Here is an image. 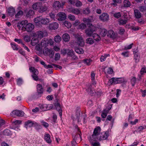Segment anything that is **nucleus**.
Returning <instances> with one entry per match:
<instances>
[{
  "mask_svg": "<svg viewBox=\"0 0 146 146\" xmlns=\"http://www.w3.org/2000/svg\"><path fill=\"white\" fill-rule=\"evenodd\" d=\"M139 11L142 12H144L146 11V5H142L139 7Z\"/></svg>",
  "mask_w": 146,
  "mask_h": 146,
  "instance_id": "39",
  "label": "nucleus"
},
{
  "mask_svg": "<svg viewBox=\"0 0 146 146\" xmlns=\"http://www.w3.org/2000/svg\"><path fill=\"white\" fill-rule=\"evenodd\" d=\"M86 42L89 44H92L94 42L93 39L91 38H88L86 40Z\"/></svg>",
  "mask_w": 146,
  "mask_h": 146,
  "instance_id": "35",
  "label": "nucleus"
},
{
  "mask_svg": "<svg viewBox=\"0 0 146 146\" xmlns=\"http://www.w3.org/2000/svg\"><path fill=\"white\" fill-rule=\"evenodd\" d=\"M126 81L123 78H117V83L120 84L124 82H126Z\"/></svg>",
  "mask_w": 146,
  "mask_h": 146,
  "instance_id": "44",
  "label": "nucleus"
},
{
  "mask_svg": "<svg viewBox=\"0 0 146 146\" xmlns=\"http://www.w3.org/2000/svg\"><path fill=\"white\" fill-rule=\"evenodd\" d=\"M136 78L135 77H133L131 80L132 86H134L136 82Z\"/></svg>",
  "mask_w": 146,
  "mask_h": 146,
  "instance_id": "60",
  "label": "nucleus"
},
{
  "mask_svg": "<svg viewBox=\"0 0 146 146\" xmlns=\"http://www.w3.org/2000/svg\"><path fill=\"white\" fill-rule=\"evenodd\" d=\"M48 8V7L45 4L44 5L40 6L39 11L41 13L44 12L47 10Z\"/></svg>",
  "mask_w": 146,
  "mask_h": 146,
  "instance_id": "23",
  "label": "nucleus"
},
{
  "mask_svg": "<svg viewBox=\"0 0 146 146\" xmlns=\"http://www.w3.org/2000/svg\"><path fill=\"white\" fill-rule=\"evenodd\" d=\"M113 16L115 17L118 19L121 17V13L120 12H118L115 13L114 14Z\"/></svg>",
  "mask_w": 146,
  "mask_h": 146,
  "instance_id": "49",
  "label": "nucleus"
},
{
  "mask_svg": "<svg viewBox=\"0 0 146 146\" xmlns=\"http://www.w3.org/2000/svg\"><path fill=\"white\" fill-rule=\"evenodd\" d=\"M82 4L81 1L79 0H77L75 3V5L77 7H80L82 6Z\"/></svg>",
  "mask_w": 146,
  "mask_h": 146,
  "instance_id": "53",
  "label": "nucleus"
},
{
  "mask_svg": "<svg viewBox=\"0 0 146 146\" xmlns=\"http://www.w3.org/2000/svg\"><path fill=\"white\" fill-rule=\"evenodd\" d=\"M49 20L47 18H41L40 19V23L42 24L45 25L47 24L49 22Z\"/></svg>",
  "mask_w": 146,
  "mask_h": 146,
  "instance_id": "27",
  "label": "nucleus"
},
{
  "mask_svg": "<svg viewBox=\"0 0 146 146\" xmlns=\"http://www.w3.org/2000/svg\"><path fill=\"white\" fill-rule=\"evenodd\" d=\"M83 21L84 22L86 23L87 25H89V26H90V25L92 24L90 23L91 20L90 19L84 18L83 19Z\"/></svg>",
  "mask_w": 146,
  "mask_h": 146,
  "instance_id": "41",
  "label": "nucleus"
},
{
  "mask_svg": "<svg viewBox=\"0 0 146 146\" xmlns=\"http://www.w3.org/2000/svg\"><path fill=\"white\" fill-rule=\"evenodd\" d=\"M101 131V128L100 127H98L95 128L94 130L93 134L92 135V138L94 140H98V137Z\"/></svg>",
  "mask_w": 146,
  "mask_h": 146,
  "instance_id": "2",
  "label": "nucleus"
},
{
  "mask_svg": "<svg viewBox=\"0 0 146 146\" xmlns=\"http://www.w3.org/2000/svg\"><path fill=\"white\" fill-rule=\"evenodd\" d=\"M23 31L27 32L31 31L34 28V26L31 23H28L24 27H23Z\"/></svg>",
  "mask_w": 146,
  "mask_h": 146,
  "instance_id": "8",
  "label": "nucleus"
},
{
  "mask_svg": "<svg viewBox=\"0 0 146 146\" xmlns=\"http://www.w3.org/2000/svg\"><path fill=\"white\" fill-rule=\"evenodd\" d=\"M53 106L52 104H43L40 107V108L42 111L49 110L52 108Z\"/></svg>",
  "mask_w": 146,
  "mask_h": 146,
  "instance_id": "6",
  "label": "nucleus"
},
{
  "mask_svg": "<svg viewBox=\"0 0 146 146\" xmlns=\"http://www.w3.org/2000/svg\"><path fill=\"white\" fill-rule=\"evenodd\" d=\"M35 123L33 122L30 120H28L25 123V125L26 127L27 128V127H32L33 125H34Z\"/></svg>",
  "mask_w": 146,
  "mask_h": 146,
  "instance_id": "24",
  "label": "nucleus"
},
{
  "mask_svg": "<svg viewBox=\"0 0 146 146\" xmlns=\"http://www.w3.org/2000/svg\"><path fill=\"white\" fill-rule=\"evenodd\" d=\"M53 9L56 10H58L61 8V3L59 1H55L53 5Z\"/></svg>",
  "mask_w": 146,
  "mask_h": 146,
  "instance_id": "13",
  "label": "nucleus"
},
{
  "mask_svg": "<svg viewBox=\"0 0 146 146\" xmlns=\"http://www.w3.org/2000/svg\"><path fill=\"white\" fill-rule=\"evenodd\" d=\"M34 126L35 127V129L38 131H39L40 129L42 128L41 126L39 124H38L36 122L35 123Z\"/></svg>",
  "mask_w": 146,
  "mask_h": 146,
  "instance_id": "43",
  "label": "nucleus"
},
{
  "mask_svg": "<svg viewBox=\"0 0 146 146\" xmlns=\"http://www.w3.org/2000/svg\"><path fill=\"white\" fill-rule=\"evenodd\" d=\"M113 3H111L112 5H113L114 6L117 5V3H120L121 1L120 0H113Z\"/></svg>",
  "mask_w": 146,
  "mask_h": 146,
  "instance_id": "55",
  "label": "nucleus"
},
{
  "mask_svg": "<svg viewBox=\"0 0 146 146\" xmlns=\"http://www.w3.org/2000/svg\"><path fill=\"white\" fill-rule=\"evenodd\" d=\"M115 35L113 31L112 30H110L108 32V36L111 38L113 37Z\"/></svg>",
  "mask_w": 146,
  "mask_h": 146,
  "instance_id": "42",
  "label": "nucleus"
},
{
  "mask_svg": "<svg viewBox=\"0 0 146 146\" xmlns=\"http://www.w3.org/2000/svg\"><path fill=\"white\" fill-rule=\"evenodd\" d=\"M86 91L91 95L93 96L94 95V91L91 85H90L89 86L88 89H86Z\"/></svg>",
  "mask_w": 146,
  "mask_h": 146,
  "instance_id": "19",
  "label": "nucleus"
},
{
  "mask_svg": "<svg viewBox=\"0 0 146 146\" xmlns=\"http://www.w3.org/2000/svg\"><path fill=\"white\" fill-rule=\"evenodd\" d=\"M134 11L135 18L138 19L140 18L141 17V14L140 11L137 9H134Z\"/></svg>",
  "mask_w": 146,
  "mask_h": 146,
  "instance_id": "16",
  "label": "nucleus"
},
{
  "mask_svg": "<svg viewBox=\"0 0 146 146\" xmlns=\"http://www.w3.org/2000/svg\"><path fill=\"white\" fill-rule=\"evenodd\" d=\"M62 38L65 42H68L70 40V37L68 34L65 33L63 35Z\"/></svg>",
  "mask_w": 146,
  "mask_h": 146,
  "instance_id": "18",
  "label": "nucleus"
},
{
  "mask_svg": "<svg viewBox=\"0 0 146 146\" xmlns=\"http://www.w3.org/2000/svg\"><path fill=\"white\" fill-rule=\"evenodd\" d=\"M134 59L135 60L136 62H137L139 61V55L138 51L135 52H134Z\"/></svg>",
  "mask_w": 146,
  "mask_h": 146,
  "instance_id": "31",
  "label": "nucleus"
},
{
  "mask_svg": "<svg viewBox=\"0 0 146 146\" xmlns=\"http://www.w3.org/2000/svg\"><path fill=\"white\" fill-rule=\"evenodd\" d=\"M76 118L78 120V122L80 121L81 119L82 118V117L80 115V113L77 114L76 115Z\"/></svg>",
  "mask_w": 146,
  "mask_h": 146,
  "instance_id": "57",
  "label": "nucleus"
},
{
  "mask_svg": "<svg viewBox=\"0 0 146 146\" xmlns=\"http://www.w3.org/2000/svg\"><path fill=\"white\" fill-rule=\"evenodd\" d=\"M80 13V11L79 9L77 8H74L73 13L78 15Z\"/></svg>",
  "mask_w": 146,
  "mask_h": 146,
  "instance_id": "46",
  "label": "nucleus"
},
{
  "mask_svg": "<svg viewBox=\"0 0 146 146\" xmlns=\"http://www.w3.org/2000/svg\"><path fill=\"white\" fill-rule=\"evenodd\" d=\"M57 103H56L54 104V106L56 109L58 111L60 116L61 117L62 116V110L60 104L58 102Z\"/></svg>",
  "mask_w": 146,
  "mask_h": 146,
  "instance_id": "12",
  "label": "nucleus"
},
{
  "mask_svg": "<svg viewBox=\"0 0 146 146\" xmlns=\"http://www.w3.org/2000/svg\"><path fill=\"white\" fill-rule=\"evenodd\" d=\"M17 27L19 29H21L23 31V28L25 27V26H23L21 22H19L18 23Z\"/></svg>",
  "mask_w": 146,
  "mask_h": 146,
  "instance_id": "61",
  "label": "nucleus"
},
{
  "mask_svg": "<svg viewBox=\"0 0 146 146\" xmlns=\"http://www.w3.org/2000/svg\"><path fill=\"white\" fill-rule=\"evenodd\" d=\"M58 17L57 19L59 21H63L66 18V16L65 14L63 12H60L58 13L56 15Z\"/></svg>",
  "mask_w": 146,
  "mask_h": 146,
  "instance_id": "7",
  "label": "nucleus"
},
{
  "mask_svg": "<svg viewBox=\"0 0 146 146\" xmlns=\"http://www.w3.org/2000/svg\"><path fill=\"white\" fill-rule=\"evenodd\" d=\"M8 16L11 17L13 16L15 13V10L13 7L9 8L7 10Z\"/></svg>",
  "mask_w": 146,
  "mask_h": 146,
  "instance_id": "9",
  "label": "nucleus"
},
{
  "mask_svg": "<svg viewBox=\"0 0 146 146\" xmlns=\"http://www.w3.org/2000/svg\"><path fill=\"white\" fill-rule=\"evenodd\" d=\"M82 12L83 13L86 15H88L91 12L90 10L89 7H87L86 8L84 9L83 10Z\"/></svg>",
  "mask_w": 146,
  "mask_h": 146,
  "instance_id": "29",
  "label": "nucleus"
},
{
  "mask_svg": "<svg viewBox=\"0 0 146 146\" xmlns=\"http://www.w3.org/2000/svg\"><path fill=\"white\" fill-rule=\"evenodd\" d=\"M21 121L19 120H17L12 122V124L14 125H17L21 123Z\"/></svg>",
  "mask_w": 146,
  "mask_h": 146,
  "instance_id": "51",
  "label": "nucleus"
},
{
  "mask_svg": "<svg viewBox=\"0 0 146 146\" xmlns=\"http://www.w3.org/2000/svg\"><path fill=\"white\" fill-rule=\"evenodd\" d=\"M24 40L27 42H29L31 40V38L28 35H26L24 36L23 37Z\"/></svg>",
  "mask_w": 146,
  "mask_h": 146,
  "instance_id": "50",
  "label": "nucleus"
},
{
  "mask_svg": "<svg viewBox=\"0 0 146 146\" xmlns=\"http://www.w3.org/2000/svg\"><path fill=\"white\" fill-rule=\"evenodd\" d=\"M38 42L39 40L38 38L33 37L31 40V44L32 45L35 46L38 43Z\"/></svg>",
  "mask_w": 146,
  "mask_h": 146,
  "instance_id": "20",
  "label": "nucleus"
},
{
  "mask_svg": "<svg viewBox=\"0 0 146 146\" xmlns=\"http://www.w3.org/2000/svg\"><path fill=\"white\" fill-rule=\"evenodd\" d=\"M77 43L79 45L82 47L84 44V40L82 37H79L77 38Z\"/></svg>",
  "mask_w": 146,
  "mask_h": 146,
  "instance_id": "15",
  "label": "nucleus"
},
{
  "mask_svg": "<svg viewBox=\"0 0 146 146\" xmlns=\"http://www.w3.org/2000/svg\"><path fill=\"white\" fill-rule=\"evenodd\" d=\"M41 5V4L39 2H37L33 4L32 7L34 10H37L39 8Z\"/></svg>",
  "mask_w": 146,
  "mask_h": 146,
  "instance_id": "22",
  "label": "nucleus"
},
{
  "mask_svg": "<svg viewBox=\"0 0 146 146\" xmlns=\"http://www.w3.org/2000/svg\"><path fill=\"white\" fill-rule=\"evenodd\" d=\"M34 36H36L40 39L44 37V33L42 31H38L33 35Z\"/></svg>",
  "mask_w": 146,
  "mask_h": 146,
  "instance_id": "14",
  "label": "nucleus"
},
{
  "mask_svg": "<svg viewBox=\"0 0 146 146\" xmlns=\"http://www.w3.org/2000/svg\"><path fill=\"white\" fill-rule=\"evenodd\" d=\"M99 19L103 22H106L109 19V15L107 13H104L99 16Z\"/></svg>",
  "mask_w": 146,
  "mask_h": 146,
  "instance_id": "4",
  "label": "nucleus"
},
{
  "mask_svg": "<svg viewBox=\"0 0 146 146\" xmlns=\"http://www.w3.org/2000/svg\"><path fill=\"white\" fill-rule=\"evenodd\" d=\"M97 29V27L96 26L90 25V26H88V28L86 29L85 30V33L86 35L88 37H91L94 34L93 33L96 32Z\"/></svg>",
  "mask_w": 146,
  "mask_h": 146,
  "instance_id": "1",
  "label": "nucleus"
},
{
  "mask_svg": "<svg viewBox=\"0 0 146 146\" xmlns=\"http://www.w3.org/2000/svg\"><path fill=\"white\" fill-rule=\"evenodd\" d=\"M48 44V42L47 40L42 39L41 43V45L43 47H45L47 46Z\"/></svg>",
  "mask_w": 146,
  "mask_h": 146,
  "instance_id": "37",
  "label": "nucleus"
},
{
  "mask_svg": "<svg viewBox=\"0 0 146 146\" xmlns=\"http://www.w3.org/2000/svg\"><path fill=\"white\" fill-rule=\"evenodd\" d=\"M29 70L31 72H33V74L38 75L39 73L38 70L35 69L34 67H31L29 68Z\"/></svg>",
  "mask_w": 146,
  "mask_h": 146,
  "instance_id": "26",
  "label": "nucleus"
},
{
  "mask_svg": "<svg viewBox=\"0 0 146 146\" xmlns=\"http://www.w3.org/2000/svg\"><path fill=\"white\" fill-rule=\"evenodd\" d=\"M58 27V24L56 22H54L50 24L48 26L49 29L51 30L57 29Z\"/></svg>",
  "mask_w": 146,
  "mask_h": 146,
  "instance_id": "10",
  "label": "nucleus"
},
{
  "mask_svg": "<svg viewBox=\"0 0 146 146\" xmlns=\"http://www.w3.org/2000/svg\"><path fill=\"white\" fill-rule=\"evenodd\" d=\"M23 14V12L21 11L20 10L16 14L15 17L16 18L19 17V16L20 15H22Z\"/></svg>",
  "mask_w": 146,
  "mask_h": 146,
  "instance_id": "59",
  "label": "nucleus"
},
{
  "mask_svg": "<svg viewBox=\"0 0 146 146\" xmlns=\"http://www.w3.org/2000/svg\"><path fill=\"white\" fill-rule=\"evenodd\" d=\"M92 36L94 40L96 41H99L101 39L100 36L96 33H94L92 35Z\"/></svg>",
  "mask_w": 146,
  "mask_h": 146,
  "instance_id": "33",
  "label": "nucleus"
},
{
  "mask_svg": "<svg viewBox=\"0 0 146 146\" xmlns=\"http://www.w3.org/2000/svg\"><path fill=\"white\" fill-rule=\"evenodd\" d=\"M50 50L47 48H44L43 49V53L45 56H48L50 52Z\"/></svg>",
  "mask_w": 146,
  "mask_h": 146,
  "instance_id": "30",
  "label": "nucleus"
},
{
  "mask_svg": "<svg viewBox=\"0 0 146 146\" xmlns=\"http://www.w3.org/2000/svg\"><path fill=\"white\" fill-rule=\"evenodd\" d=\"M64 25L68 28H70L71 26V23L67 21H65L64 23Z\"/></svg>",
  "mask_w": 146,
  "mask_h": 146,
  "instance_id": "47",
  "label": "nucleus"
},
{
  "mask_svg": "<svg viewBox=\"0 0 146 146\" xmlns=\"http://www.w3.org/2000/svg\"><path fill=\"white\" fill-rule=\"evenodd\" d=\"M84 61L85 64H86L87 65H89L90 64V63L92 62V60L90 59H86L84 60Z\"/></svg>",
  "mask_w": 146,
  "mask_h": 146,
  "instance_id": "58",
  "label": "nucleus"
},
{
  "mask_svg": "<svg viewBox=\"0 0 146 146\" xmlns=\"http://www.w3.org/2000/svg\"><path fill=\"white\" fill-rule=\"evenodd\" d=\"M3 132L4 134L6 135H9L11 134L10 131L8 129L4 130Z\"/></svg>",
  "mask_w": 146,
  "mask_h": 146,
  "instance_id": "52",
  "label": "nucleus"
},
{
  "mask_svg": "<svg viewBox=\"0 0 146 146\" xmlns=\"http://www.w3.org/2000/svg\"><path fill=\"white\" fill-rule=\"evenodd\" d=\"M68 18L72 21H73L75 19V16L72 15H69L68 16Z\"/></svg>",
  "mask_w": 146,
  "mask_h": 146,
  "instance_id": "64",
  "label": "nucleus"
},
{
  "mask_svg": "<svg viewBox=\"0 0 146 146\" xmlns=\"http://www.w3.org/2000/svg\"><path fill=\"white\" fill-rule=\"evenodd\" d=\"M56 14L53 12H51L49 13V15L50 18L54 20V18Z\"/></svg>",
  "mask_w": 146,
  "mask_h": 146,
  "instance_id": "56",
  "label": "nucleus"
},
{
  "mask_svg": "<svg viewBox=\"0 0 146 146\" xmlns=\"http://www.w3.org/2000/svg\"><path fill=\"white\" fill-rule=\"evenodd\" d=\"M23 80L21 78H19L17 79V85L20 86L22 84Z\"/></svg>",
  "mask_w": 146,
  "mask_h": 146,
  "instance_id": "62",
  "label": "nucleus"
},
{
  "mask_svg": "<svg viewBox=\"0 0 146 146\" xmlns=\"http://www.w3.org/2000/svg\"><path fill=\"white\" fill-rule=\"evenodd\" d=\"M86 25L85 24L82 23L78 26V28L81 30H83L86 28Z\"/></svg>",
  "mask_w": 146,
  "mask_h": 146,
  "instance_id": "48",
  "label": "nucleus"
},
{
  "mask_svg": "<svg viewBox=\"0 0 146 146\" xmlns=\"http://www.w3.org/2000/svg\"><path fill=\"white\" fill-rule=\"evenodd\" d=\"M44 139L46 142L50 143L51 142V140L50 139V135L49 134H46L44 135Z\"/></svg>",
  "mask_w": 146,
  "mask_h": 146,
  "instance_id": "28",
  "label": "nucleus"
},
{
  "mask_svg": "<svg viewBox=\"0 0 146 146\" xmlns=\"http://www.w3.org/2000/svg\"><path fill=\"white\" fill-rule=\"evenodd\" d=\"M74 54V52L72 49H68L67 51V54L68 56H72Z\"/></svg>",
  "mask_w": 146,
  "mask_h": 146,
  "instance_id": "40",
  "label": "nucleus"
},
{
  "mask_svg": "<svg viewBox=\"0 0 146 146\" xmlns=\"http://www.w3.org/2000/svg\"><path fill=\"white\" fill-rule=\"evenodd\" d=\"M78 130L79 133L77 134L74 137H73V139L74 140H77L78 139H81V132L80 131V129L78 128Z\"/></svg>",
  "mask_w": 146,
  "mask_h": 146,
  "instance_id": "25",
  "label": "nucleus"
},
{
  "mask_svg": "<svg viewBox=\"0 0 146 146\" xmlns=\"http://www.w3.org/2000/svg\"><path fill=\"white\" fill-rule=\"evenodd\" d=\"M34 14V11L32 10H30L27 12V15L29 17V16H32Z\"/></svg>",
  "mask_w": 146,
  "mask_h": 146,
  "instance_id": "54",
  "label": "nucleus"
},
{
  "mask_svg": "<svg viewBox=\"0 0 146 146\" xmlns=\"http://www.w3.org/2000/svg\"><path fill=\"white\" fill-rule=\"evenodd\" d=\"M124 7H129L131 5L130 1L128 0H124L123 2Z\"/></svg>",
  "mask_w": 146,
  "mask_h": 146,
  "instance_id": "32",
  "label": "nucleus"
},
{
  "mask_svg": "<svg viewBox=\"0 0 146 146\" xmlns=\"http://www.w3.org/2000/svg\"><path fill=\"white\" fill-rule=\"evenodd\" d=\"M36 87L38 93V94H42L43 92V89L42 86L39 84L37 85Z\"/></svg>",
  "mask_w": 146,
  "mask_h": 146,
  "instance_id": "21",
  "label": "nucleus"
},
{
  "mask_svg": "<svg viewBox=\"0 0 146 146\" xmlns=\"http://www.w3.org/2000/svg\"><path fill=\"white\" fill-rule=\"evenodd\" d=\"M24 112L22 111L18 110H15L13 111L11 114L12 116H16L19 117H22L24 115Z\"/></svg>",
  "mask_w": 146,
  "mask_h": 146,
  "instance_id": "5",
  "label": "nucleus"
},
{
  "mask_svg": "<svg viewBox=\"0 0 146 146\" xmlns=\"http://www.w3.org/2000/svg\"><path fill=\"white\" fill-rule=\"evenodd\" d=\"M127 19H120L119 20V24L120 25H123L126 24L127 22Z\"/></svg>",
  "mask_w": 146,
  "mask_h": 146,
  "instance_id": "38",
  "label": "nucleus"
},
{
  "mask_svg": "<svg viewBox=\"0 0 146 146\" xmlns=\"http://www.w3.org/2000/svg\"><path fill=\"white\" fill-rule=\"evenodd\" d=\"M109 132L108 131L100 133L98 137V139L100 141L106 139L109 136Z\"/></svg>",
  "mask_w": 146,
  "mask_h": 146,
  "instance_id": "3",
  "label": "nucleus"
},
{
  "mask_svg": "<svg viewBox=\"0 0 146 146\" xmlns=\"http://www.w3.org/2000/svg\"><path fill=\"white\" fill-rule=\"evenodd\" d=\"M61 40V38L59 35H57L54 38V40L56 42H58Z\"/></svg>",
  "mask_w": 146,
  "mask_h": 146,
  "instance_id": "45",
  "label": "nucleus"
},
{
  "mask_svg": "<svg viewBox=\"0 0 146 146\" xmlns=\"http://www.w3.org/2000/svg\"><path fill=\"white\" fill-rule=\"evenodd\" d=\"M11 45L12 46V48L14 50H18V48H17L18 45L16 44H15L11 43Z\"/></svg>",
  "mask_w": 146,
  "mask_h": 146,
  "instance_id": "63",
  "label": "nucleus"
},
{
  "mask_svg": "<svg viewBox=\"0 0 146 146\" xmlns=\"http://www.w3.org/2000/svg\"><path fill=\"white\" fill-rule=\"evenodd\" d=\"M112 107V106L110 105L109 107V108H106L103 110V112L101 114V116L103 118H106L107 116V114L109 112V111L111 109Z\"/></svg>",
  "mask_w": 146,
  "mask_h": 146,
  "instance_id": "11",
  "label": "nucleus"
},
{
  "mask_svg": "<svg viewBox=\"0 0 146 146\" xmlns=\"http://www.w3.org/2000/svg\"><path fill=\"white\" fill-rule=\"evenodd\" d=\"M75 50L76 53L79 54H82L83 53L84 51L82 48H75Z\"/></svg>",
  "mask_w": 146,
  "mask_h": 146,
  "instance_id": "34",
  "label": "nucleus"
},
{
  "mask_svg": "<svg viewBox=\"0 0 146 146\" xmlns=\"http://www.w3.org/2000/svg\"><path fill=\"white\" fill-rule=\"evenodd\" d=\"M97 140H94L93 138L91 137L89 141L90 143L92 146H100V144L98 142H96Z\"/></svg>",
  "mask_w": 146,
  "mask_h": 146,
  "instance_id": "17",
  "label": "nucleus"
},
{
  "mask_svg": "<svg viewBox=\"0 0 146 146\" xmlns=\"http://www.w3.org/2000/svg\"><path fill=\"white\" fill-rule=\"evenodd\" d=\"M107 32L108 31L106 29H103L101 30L100 34L102 36L104 37L106 35Z\"/></svg>",
  "mask_w": 146,
  "mask_h": 146,
  "instance_id": "36",
  "label": "nucleus"
}]
</instances>
